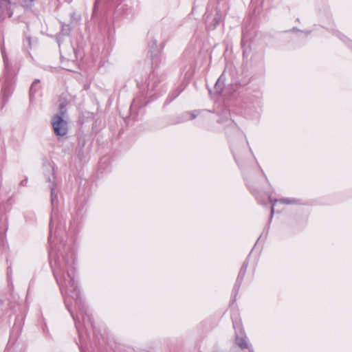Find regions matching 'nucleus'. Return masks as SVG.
<instances>
[{"label":"nucleus","instance_id":"obj_1","mask_svg":"<svg viewBox=\"0 0 352 352\" xmlns=\"http://www.w3.org/2000/svg\"><path fill=\"white\" fill-rule=\"evenodd\" d=\"M52 125L56 135L64 136L67 134L68 126L65 119L63 108H60V114L54 115L52 118Z\"/></svg>","mask_w":352,"mask_h":352},{"label":"nucleus","instance_id":"obj_2","mask_svg":"<svg viewBox=\"0 0 352 352\" xmlns=\"http://www.w3.org/2000/svg\"><path fill=\"white\" fill-rule=\"evenodd\" d=\"M274 205L272 207V213L274 212Z\"/></svg>","mask_w":352,"mask_h":352},{"label":"nucleus","instance_id":"obj_3","mask_svg":"<svg viewBox=\"0 0 352 352\" xmlns=\"http://www.w3.org/2000/svg\"><path fill=\"white\" fill-rule=\"evenodd\" d=\"M25 181H22L21 184L23 185L25 184Z\"/></svg>","mask_w":352,"mask_h":352},{"label":"nucleus","instance_id":"obj_4","mask_svg":"<svg viewBox=\"0 0 352 352\" xmlns=\"http://www.w3.org/2000/svg\"><path fill=\"white\" fill-rule=\"evenodd\" d=\"M53 196H54V194H53V192H52V197H53ZM53 199H54V197H52V200Z\"/></svg>","mask_w":352,"mask_h":352}]
</instances>
